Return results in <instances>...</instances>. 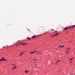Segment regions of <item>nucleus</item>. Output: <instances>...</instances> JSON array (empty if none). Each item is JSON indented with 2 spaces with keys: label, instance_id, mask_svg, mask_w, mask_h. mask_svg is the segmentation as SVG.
<instances>
[{
  "label": "nucleus",
  "instance_id": "1",
  "mask_svg": "<svg viewBox=\"0 0 75 75\" xmlns=\"http://www.w3.org/2000/svg\"><path fill=\"white\" fill-rule=\"evenodd\" d=\"M36 50H35L34 51H32V52H30V54H34V53H35V52H36Z\"/></svg>",
  "mask_w": 75,
  "mask_h": 75
},
{
  "label": "nucleus",
  "instance_id": "2",
  "mask_svg": "<svg viewBox=\"0 0 75 75\" xmlns=\"http://www.w3.org/2000/svg\"><path fill=\"white\" fill-rule=\"evenodd\" d=\"M64 45H63V46H62L61 45H60L58 47L59 48H60V47H61V48H63L64 47Z\"/></svg>",
  "mask_w": 75,
  "mask_h": 75
},
{
  "label": "nucleus",
  "instance_id": "3",
  "mask_svg": "<svg viewBox=\"0 0 75 75\" xmlns=\"http://www.w3.org/2000/svg\"><path fill=\"white\" fill-rule=\"evenodd\" d=\"M75 27V25H73V26H70L69 27V29H72V28H73V27Z\"/></svg>",
  "mask_w": 75,
  "mask_h": 75
},
{
  "label": "nucleus",
  "instance_id": "4",
  "mask_svg": "<svg viewBox=\"0 0 75 75\" xmlns=\"http://www.w3.org/2000/svg\"><path fill=\"white\" fill-rule=\"evenodd\" d=\"M58 34H55V35H52V36L53 37H54V36H57V35H58Z\"/></svg>",
  "mask_w": 75,
  "mask_h": 75
},
{
  "label": "nucleus",
  "instance_id": "5",
  "mask_svg": "<svg viewBox=\"0 0 75 75\" xmlns=\"http://www.w3.org/2000/svg\"><path fill=\"white\" fill-rule=\"evenodd\" d=\"M17 67V66H15L13 67V69H16Z\"/></svg>",
  "mask_w": 75,
  "mask_h": 75
},
{
  "label": "nucleus",
  "instance_id": "6",
  "mask_svg": "<svg viewBox=\"0 0 75 75\" xmlns=\"http://www.w3.org/2000/svg\"><path fill=\"white\" fill-rule=\"evenodd\" d=\"M25 53V52H22L21 54L19 55L20 56H21V55H22L23 54H24Z\"/></svg>",
  "mask_w": 75,
  "mask_h": 75
},
{
  "label": "nucleus",
  "instance_id": "7",
  "mask_svg": "<svg viewBox=\"0 0 75 75\" xmlns=\"http://www.w3.org/2000/svg\"><path fill=\"white\" fill-rule=\"evenodd\" d=\"M20 45H27V43H22L20 44Z\"/></svg>",
  "mask_w": 75,
  "mask_h": 75
},
{
  "label": "nucleus",
  "instance_id": "8",
  "mask_svg": "<svg viewBox=\"0 0 75 75\" xmlns=\"http://www.w3.org/2000/svg\"><path fill=\"white\" fill-rule=\"evenodd\" d=\"M73 59V58H71V59H70V63H72V62L71 61V60H72Z\"/></svg>",
  "mask_w": 75,
  "mask_h": 75
},
{
  "label": "nucleus",
  "instance_id": "9",
  "mask_svg": "<svg viewBox=\"0 0 75 75\" xmlns=\"http://www.w3.org/2000/svg\"><path fill=\"white\" fill-rule=\"evenodd\" d=\"M26 39H28V40H31V38H27Z\"/></svg>",
  "mask_w": 75,
  "mask_h": 75
},
{
  "label": "nucleus",
  "instance_id": "10",
  "mask_svg": "<svg viewBox=\"0 0 75 75\" xmlns=\"http://www.w3.org/2000/svg\"><path fill=\"white\" fill-rule=\"evenodd\" d=\"M35 35H34L33 36H32L31 37V38L33 39L34 38H35Z\"/></svg>",
  "mask_w": 75,
  "mask_h": 75
},
{
  "label": "nucleus",
  "instance_id": "11",
  "mask_svg": "<svg viewBox=\"0 0 75 75\" xmlns=\"http://www.w3.org/2000/svg\"><path fill=\"white\" fill-rule=\"evenodd\" d=\"M69 28H64V30H67V28H68V29H69Z\"/></svg>",
  "mask_w": 75,
  "mask_h": 75
},
{
  "label": "nucleus",
  "instance_id": "12",
  "mask_svg": "<svg viewBox=\"0 0 75 75\" xmlns=\"http://www.w3.org/2000/svg\"><path fill=\"white\" fill-rule=\"evenodd\" d=\"M25 71V73H28V70H27V71Z\"/></svg>",
  "mask_w": 75,
  "mask_h": 75
},
{
  "label": "nucleus",
  "instance_id": "13",
  "mask_svg": "<svg viewBox=\"0 0 75 75\" xmlns=\"http://www.w3.org/2000/svg\"><path fill=\"white\" fill-rule=\"evenodd\" d=\"M59 60H57V62H56V64H57V63H58V62H59Z\"/></svg>",
  "mask_w": 75,
  "mask_h": 75
},
{
  "label": "nucleus",
  "instance_id": "14",
  "mask_svg": "<svg viewBox=\"0 0 75 75\" xmlns=\"http://www.w3.org/2000/svg\"><path fill=\"white\" fill-rule=\"evenodd\" d=\"M6 59H4V60H3V61H6Z\"/></svg>",
  "mask_w": 75,
  "mask_h": 75
},
{
  "label": "nucleus",
  "instance_id": "15",
  "mask_svg": "<svg viewBox=\"0 0 75 75\" xmlns=\"http://www.w3.org/2000/svg\"><path fill=\"white\" fill-rule=\"evenodd\" d=\"M66 53H67V54H69V52H68V51H66Z\"/></svg>",
  "mask_w": 75,
  "mask_h": 75
},
{
  "label": "nucleus",
  "instance_id": "16",
  "mask_svg": "<svg viewBox=\"0 0 75 75\" xmlns=\"http://www.w3.org/2000/svg\"><path fill=\"white\" fill-rule=\"evenodd\" d=\"M16 64H13L12 65H15Z\"/></svg>",
  "mask_w": 75,
  "mask_h": 75
},
{
  "label": "nucleus",
  "instance_id": "17",
  "mask_svg": "<svg viewBox=\"0 0 75 75\" xmlns=\"http://www.w3.org/2000/svg\"><path fill=\"white\" fill-rule=\"evenodd\" d=\"M37 59H34V61H37Z\"/></svg>",
  "mask_w": 75,
  "mask_h": 75
},
{
  "label": "nucleus",
  "instance_id": "18",
  "mask_svg": "<svg viewBox=\"0 0 75 75\" xmlns=\"http://www.w3.org/2000/svg\"><path fill=\"white\" fill-rule=\"evenodd\" d=\"M19 45V44H17L16 46H18Z\"/></svg>",
  "mask_w": 75,
  "mask_h": 75
},
{
  "label": "nucleus",
  "instance_id": "19",
  "mask_svg": "<svg viewBox=\"0 0 75 75\" xmlns=\"http://www.w3.org/2000/svg\"><path fill=\"white\" fill-rule=\"evenodd\" d=\"M54 30L53 29H52V31H53Z\"/></svg>",
  "mask_w": 75,
  "mask_h": 75
},
{
  "label": "nucleus",
  "instance_id": "20",
  "mask_svg": "<svg viewBox=\"0 0 75 75\" xmlns=\"http://www.w3.org/2000/svg\"><path fill=\"white\" fill-rule=\"evenodd\" d=\"M13 64H12V63H11V65H13Z\"/></svg>",
  "mask_w": 75,
  "mask_h": 75
},
{
  "label": "nucleus",
  "instance_id": "21",
  "mask_svg": "<svg viewBox=\"0 0 75 75\" xmlns=\"http://www.w3.org/2000/svg\"><path fill=\"white\" fill-rule=\"evenodd\" d=\"M72 42V41H70V42Z\"/></svg>",
  "mask_w": 75,
  "mask_h": 75
},
{
  "label": "nucleus",
  "instance_id": "22",
  "mask_svg": "<svg viewBox=\"0 0 75 75\" xmlns=\"http://www.w3.org/2000/svg\"><path fill=\"white\" fill-rule=\"evenodd\" d=\"M35 65H38L37 64H35Z\"/></svg>",
  "mask_w": 75,
  "mask_h": 75
},
{
  "label": "nucleus",
  "instance_id": "23",
  "mask_svg": "<svg viewBox=\"0 0 75 75\" xmlns=\"http://www.w3.org/2000/svg\"><path fill=\"white\" fill-rule=\"evenodd\" d=\"M60 71H59V72H60Z\"/></svg>",
  "mask_w": 75,
  "mask_h": 75
},
{
  "label": "nucleus",
  "instance_id": "24",
  "mask_svg": "<svg viewBox=\"0 0 75 75\" xmlns=\"http://www.w3.org/2000/svg\"><path fill=\"white\" fill-rule=\"evenodd\" d=\"M31 62H32V60H31Z\"/></svg>",
  "mask_w": 75,
  "mask_h": 75
}]
</instances>
